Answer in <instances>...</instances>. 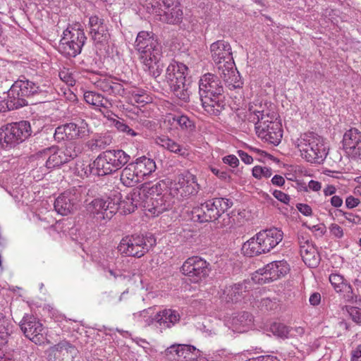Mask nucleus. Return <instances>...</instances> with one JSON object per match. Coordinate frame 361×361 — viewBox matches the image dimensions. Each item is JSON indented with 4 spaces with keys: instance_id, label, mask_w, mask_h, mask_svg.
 I'll return each instance as SVG.
<instances>
[{
    "instance_id": "obj_1",
    "label": "nucleus",
    "mask_w": 361,
    "mask_h": 361,
    "mask_svg": "<svg viewBox=\"0 0 361 361\" xmlns=\"http://www.w3.org/2000/svg\"><path fill=\"white\" fill-rule=\"evenodd\" d=\"M247 119L255 124L257 136L264 142L278 145L283 137L281 123L277 114L267 104L259 103L249 108Z\"/></svg>"
},
{
    "instance_id": "obj_2",
    "label": "nucleus",
    "mask_w": 361,
    "mask_h": 361,
    "mask_svg": "<svg viewBox=\"0 0 361 361\" xmlns=\"http://www.w3.org/2000/svg\"><path fill=\"white\" fill-rule=\"evenodd\" d=\"M135 49L146 71L154 78L159 76L163 70L160 60L162 56V47L153 34L141 31L135 42Z\"/></svg>"
},
{
    "instance_id": "obj_3",
    "label": "nucleus",
    "mask_w": 361,
    "mask_h": 361,
    "mask_svg": "<svg viewBox=\"0 0 361 361\" xmlns=\"http://www.w3.org/2000/svg\"><path fill=\"white\" fill-rule=\"evenodd\" d=\"M211 57L216 66L220 77L229 89L241 87L238 73L235 68L231 46L224 40H217L210 45Z\"/></svg>"
},
{
    "instance_id": "obj_4",
    "label": "nucleus",
    "mask_w": 361,
    "mask_h": 361,
    "mask_svg": "<svg viewBox=\"0 0 361 361\" xmlns=\"http://www.w3.org/2000/svg\"><path fill=\"white\" fill-rule=\"evenodd\" d=\"M224 87L219 77L212 73L203 75L199 80V94L204 110L218 116L224 109Z\"/></svg>"
},
{
    "instance_id": "obj_5",
    "label": "nucleus",
    "mask_w": 361,
    "mask_h": 361,
    "mask_svg": "<svg viewBox=\"0 0 361 361\" xmlns=\"http://www.w3.org/2000/svg\"><path fill=\"white\" fill-rule=\"evenodd\" d=\"M82 145L72 142L59 147L53 145L39 151L36 159L45 160L44 166L49 170L60 168L63 164L76 158L82 152Z\"/></svg>"
},
{
    "instance_id": "obj_6",
    "label": "nucleus",
    "mask_w": 361,
    "mask_h": 361,
    "mask_svg": "<svg viewBox=\"0 0 361 361\" xmlns=\"http://www.w3.org/2000/svg\"><path fill=\"white\" fill-rule=\"evenodd\" d=\"M295 145L301 157L307 162L321 164L325 159L327 152L324 139L314 133L300 135Z\"/></svg>"
},
{
    "instance_id": "obj_7",
    "label": "nucleus",
    "mask_w": 361,
    "mask_h": 361,
    "mask_svg": "<svg viewBox=\"0 0 361 361\" xmlns=\"http://www.w3.org/2000/svg\"><path fill=\"white\" fill-rule=\"evenodd\" d=\"M86 39L82 25L75 23L63 32L58 51L66 57H75L80 54Z\"/></svg>"
},
{
    "instance_id": "obj_8",
    "label": "nucleus",
    "mask_w": 361,
    "mask_h": 361,
    "mask_svg": "<svg viewBox=\"0 0 361 361\" xmlns=\"http://www.w3.org/2000/svg\"><path fill=\"white\" fill-rule=\"evenodd\" d=\"M233 206V202L226 198L209 200L192 208L191 219L195 222H211L218 219L222 214Z\"/></svg>"
},
{
    "instance_id": "obj_9",
    "label": "nucleus",
    "mask_w": 361,
    "mask_h": 361,
    "mask_svg": "<svg viewBox=\"0 0 361 361\" xmlns=\"http://www.w3.org/2000/svg\"><path fill=\"white\" fill-rule=\"evenodd\" d=\"M130 159V155L122 149L106 150L93 161L96 175L103 176L117 171Z\"/></svg>"
},
{
    "instance_id": "obj_10",
    "label": "nucleus",
    "mask_w": 361,
    "mask_h": 361,
    "mask_svg": "<svg viewBox=\"0 0 361 361\" xmlns=\"http://www.w3.org/2000/svg\"><path fill=\"white\" fill-rule=\"evenodd\" d=\"M188 67L177 61L171 62L166 71V80L174 95L186 102L189 100L190 91L186 84Z\"/></svg>"
},
{
    "instance_id": "obj_11",
    "label": "nucleus",
    "mask_w": 361,
    "mask_h": 361,
    "mask_svg": "<svg viewBox=\"0 0 361 361\" xmlns=\"http://www.w3.org/2000/svg\"><path fill=\"white\" fill-rule=\"evenodd\" d=\"M156 245V238L152 234H134L123 237L117 249L121 255L140 258Z\"/></svg>"
},
{
    "instance_id": "obj_12",
    "label": "nucleus",
    "mask_w": 361,
    "mask_h": 361,
    "mask_svg": "<svg viewBox=\"0 0 361 361\" xmlns=\"http://www.w3.org/2000/svg\"><path fill=\"white\" fill-rule=\"evenodd\" d=\"M45 90L37 83L29 80L25 76H20L15 81L8 90V95L14 100L11 101V108H20L28 104L26 98L35 96H44Z\"/></svg>"
},
{
    "instance_id": "obj_13",
    "label": "nucleus",
    "mask_w": 361,
    "mask_h": 361,
    "mask_svg": "<svg viewBox=\"0 0 361 361\" xmlns=\"http://www.w3.org/2000/svg\"><path fill=\"white\" fill-rule=\"evenodd\" d=\"M31 135L30 124L27 121L8 123L0 128V143L11 148L25 140Z\"/></svg>"
},
{
    "instance_id": "obj_14",
    "label": "nucleus",
    "mask_w": 361,
    "mask_h": 361,
    "mask_svg": "<svg viewBox=\"0 0 361 361\" xmlns=\"http://www.w3.org/2000/svg\"><path fill=\"white\" fill-rule=\"evenodd\" d=\"M181 271L192 283H197L209 276L211 267L209 263L203 258L192 256L184 262Z\"/></svg>"
},
{
    "instance_id": "obj_15",
    "label": "nucleus",
    "mask_w": 361,
    "mask_h": 361,
    "mask_svg": "<svg viewBox=\"0 0 361 361\" xmlns=\"http://www.w3.org/2000/svg\"><path fill=\"white\" fill-rule=\"evenodd\" d=\"M199 190L195 176L188 171L179 174L169 188V195L177 199L194 195Z\"/></svg>"
},
{
    "instance_id": "obj_16",
    "label": "nucleus",
    "mask_w": 361,
    "mask_h": 361,
    "mask_svg": "<svg viewBox=\"0 0 361 361\" xmlns=\"http://www.w3.org/2000/svg\"><path fill=\"white\" fill-rule=\"evenodd\" d=\"M134 318L140 322L149 325L154 321L161 329H169L177 324L180 319L179 313L174 310L164 309L156 314L153 319L149 316V310H144L133 314Z\"/></svg>"
},
{
    "instance_id": "obj_17",
    "label": "nucleus",
    "mask_w": 361,
    "mask_h": 361,
    "mask_svg": "<svg viewBox=\"0 0 361 361\" xmlns=\"http://www.w3.org/2000/svg\"><path fill=\"white\" fill-rule=\"evenodd\" d=\"M289 270L286 261H274L256 271L252 279L259 283H267L285 276Z\"/></svg>"
},
{
    "instance_id": "obj_18",
    "label": "nucleus",
    "mask_w": 361,
    "mask_h": 361,
    "mask_svg": "<svg viewBox=\"0 0 361 361\" xmlns=\"http://www.w3.org/2000/svg\"><path fill=\"white\" fill-rule=\"evenodd\" d=\"M118 202L113 201L111 197L107 200L94 199L87 206V211L96 221L102 224V221L111 219L118 211Z\"/></svg>"
},
{
    "instance_id": "obj_19",
    "label": "nucleus",
    "mask_w": 361,
    "mask_h": 361,
    "mask_svg": "<svg viewBox=\"0 0 361 361\" xmlns=\"http://www.w3.org/2000/svg\"><path fill=\"white\" fill-rule=\"evenodd\" d=\"M90 128L88 124L82 121L79 124L68 123L58 126L55 130L54 137L57 140H75L83 138L89 135Z\"/></svg>"
},
{
    "instance_id": "obj_20",
    "label": "nucleus",
    "mask_w": 361,
    "mask_h": 361,
    "mask_svg": "<svg viewBox=\"0 0 361 361\" xmlns=\"http://www.w3.org/2000/svg\"><path fill=\"white\" fill-rule=\"evenodd\" d=\"M345 154L354 160H361V132L355 128L346 130L342 140Z\"/></svg>"
},
{
    "instance_id": "obj_21",
    "label": "nucleus",
    "mask_w": 361,
    "mask_h": 361,
    "mask_svg": "<svg viewBox=\"0 0 361 361\" xmlns=\"http://www.w3.org/2000/svg\"><path fill=\"white\" fill-rule=\"evenodd\" d=\"M159 1L152 4L148 7V12L153 14L157 20L169 24H176L181 21L183 11L180 5H176L169 10H164Z\"/></svg>"
},
{
    "instance_id": "obj_22",
    "label": "nucleus",
    "mask_w": 361,
    "mask_h": 361,
    "mask_svg": "<svg viewBox=\"0 0 361 361\" xmlns=\"http://www.w3.org/2000/svg\"><path fill=\"white\" fill-rule=\"evenodd\" d=\"M20 326L25 336L35 344H40L42 342L43 325L35 317L25 315Z\"/></svg>"
},
{
    "instance_id": "obj_23",
    "label": "nucleus",
    "mask_w": 361,
    "mask_h": 361,
    "mask_svg": "<svg viewBox=\"0 0 361 361\" xmlns=\"http://www.w3.org/2000/svg\"><path fill=\"white\" fill-rule=\"evenodd\" d=\"M78 202V200L75 194L66 191L55 200L54 207L58 214L66 216L76 210Z\"/></svg>"
},
{
    "instance_id": "obj_24",
    "label": "nucleus",
    "mask_w": 361,
    "mask_h": 361,
    "mask_svg": "<svg viewBox=\"0 0 361 361\" xmlns=\"http://www.w3.org/2000/svg\"><path fill=\"white\" fill-rule=\"evenodd\" d=\"M257 234L265 253L274 248L282 240L283 235L282 231L276 228L263 230Z\"/></svg>"
},
{
    "instance_id": "obj_25",
    "label": "nucleus",
    "mask_w": 361,
    "mask_h": 361,
    "mask_svg": "<svg viewBox=\"0 0 361 361\" xmlns=\"http://www.w3.org/2000/svg\"><path fill=\"white\" fill-rule=\"evenodd\" d=\"M90 35L96 43H103L109 38L107 27L104 20L97 16H91L89 19Z\"/></svg>"
},
{
    "instance_id": "obj_26",
    "label": "nucleus",
    "mask_w": 361,
    "mask_h": 361,
    "mask_svg": "<svg viewBox=\"0 0 361 361\" xmlns=\"http://www.w3.org/2000/svg\"><path fill=\"white\" fill-rule=\"evenodd\" d=\"M119 195L120 194L114 195L113 201H118V209L119 208L122 209L124 212H133L135 209L143 202L142 197H141V191L137 190V188L133 189L123 201L120 200Z\"/></svg>"
},
{
    "instance_id": "obj_27",
    "label": "nucleus",
    "mask_w": 361,
    "mask_h": 361,
    "mask_svg": "<svg viewBox=\"0 0 361 361\" xmlns=\"http://www.w3.org/2000/svg\"><path fill=\"white\" fill-rule=\"evenodd\" d=\"M94 83L97 89L110 95H121L124 92L123 85L110 76L101 77Z\"/></svg>"
},
{
    "instance_id": "obj_28",
    "label": "nucleus",
    "mask_w": 361,
    "mask_h": 361,
    "mask_svg": "<svg viewBox=\"0 0 361 361\" xmlns=\"http://www.w3.org/2000/svg\"><path fill=\"white\" fill-rule=\"evenodd\" d=\"M250 288V283L247 281L226 286L223 292V299L226 302H237Z\"/></svg>"
},
{
    "instance_id": "obj_29",
    "label": "nucleus",
    "mask_w": 361,
    "mask_h": 361,
    "mask_svg": "<svg viewBox=\"0 0 361 361\" xmlns=\"http://www.w3.org/2000/svg\"><path fill=\"white\" fill-rule=\"evenodd\" d=\"M151 205H148L149 212L154 216H159L164 212L170 209L172 203L168 195H157L149 199Z\"/></svg>"
},
{
    "instance_id": "obj_30",
    "label": "nucleus",
    "mask_w": 361,
    "mask_h": 361,
    "mask_svg": "<svg viewBox=\"0 0 361 361\" xmlns=\"http://www.w3.org/2000/svg\"><path fill=\"white\" fill-rule=\"evenodd\" d=\"M269 331L275 336L282 339H286L295 336L294 332L302 335L304 334V329L302 327L291 328L282 323L274 322L269 326Z\"/></svg>"
},
{
    "instance_id": "obj_31",
    "label": "nucleus",
    "mask_w": 361,
    "mask_h": 361,
    "mask_svg": "<svg viewBox=\"0 0 361 361\" xmlns=\"http://www.w3.org/2000/svg\"><path fill=\"white\" fill-rule=\"evenodd\" d=\"M133 164L142 180L145 176H149L154 172L157 169L155 161L145 156L136 159Z\"/></svg>"
},
{
    "instance_id": "obj_32",
    "label": "nucleus",
    "mask_w": 361,
    "mask_h": 361,
    "mask_svg": "<svg viewBox=\"0 0 361 361\" xmlns=\"http://www.w3.org/2000/svg\"><path fill=\"white\" fill-rule=\"evenodd\" d=\"M84 99L87 104L94 106L95 109H98L100 111H102V109L107 110L111 107V103L109 100L96 92H85L84 93Z\"/></svg>"
},
{
    "instance_id": "obj_33",
    "label": "nucleus",
    "mask_w": 361,
    "mask_h": 361,
    "mask_svg": "<svg viewBox=\"0 0 361 361\" xmlns=\"http://www.w3.org/2000/svg\"><path fill=\"white\" fill-rule=\"evenodd\" d=\"M115 252L113 250H109L105 252L99 259V264L104 271L109 273L111 276L116 279L118 276H121L122 274L119 269H114L115 267Z\"/></svg>"
},
{
    "instance_id": "obj_34",
    "label": "nucleus",
    "mask_w": 361,
    "mask_h": 361,
    "mask_svg": "<svg viewBox=\"0 0 361 361\" xmlns=\"http://www.w3.org/2000/svg\"><path fill=\"white\" fill-rule=\"evenodd\" d=\"M155 142L171 152L178 154L182 157L188 155L187 149L185 147H182L168 136H159L155 139Z\"/></svg>"
},
{
    "instance_id": "obj_35",
    "label": "nucleus",
    "mask_w": 361,
    "mask_h": 361,
    "mask_svg": "<svg viewBox=\"0 0 361 361\" xmlns=\"http://www.w3.org/2000/svg\"><path fill=\"white\" fill-rule=\"evenodd\" d=\"M253 319L252 315L243 312L234 316L232 319V326L234 331L238 333L245 332L252 326Z\"/></svg>"
},
{
    "instance_id": "obj_36",
    "label": "nucleus",
    "mask_w": 361,
    "mask_h": 361,
    "mask_svg": "<svg viewBox=\"0 0 361 361\" xmlns=\"http://www.w3.org/2000/svg\"><path fill=\"white\" fill-rule=\"evenodd\" d=\"M136 171L133 162L128 164L122 170L120 178L121 183L127 187H133L141 182L142 180Z\"/></svg>"
},
{
    "instance_id": "obj_37",
    "label": "nucleus",
    "mask_w": 361,
    "mask_h": 361,
    "mask_svg": "<svg viewBox=\"0 0 361 361\" xmlns=\"http://www.w3.org/2000/svg\"><path fill=\"white\" fill-rule=\"evenodd\" d=\"M242 251L245 256L250 257L265 253L262 249L261 242L259 240L257 234L243 244Z\"/></svg>"
},
{
    "instance_id": "obj_38",
    "label": "nucleus",
    "mask_w": 361,
    "mask_h": 361,
    "mask_svg": "<svg viewBox=\"0 0 361 361\" xmlns=\"http://www.w3.org/2000/svg\"><path fill=\"white\" fill-rule=\"evenodd\" d=\"M113 138L109 133L97 135L87 142V147L92 150L104 149L112 143Z\"/></svg>"
},
{
    "instance_id": "obj_39",
    "label": "nucleus",
    "mask_w": 361,
    "mask_h": 361,
    "mask_svg": "<svg viewBox=\"0 0 361 361\" xmlns=\"http://www.w3.org/2000/svg\"><path fill=\"white\" fill-rule=\"evenodd\" d=\"M300 255L304 262L309 267H313L318 264L319 258L312 245H301Z\"/></svg>"
},
{
    "instance_id": "obj_40",
    "label": "nucleus",
    "mask_w": 361,
    "mask_h": 361,
    "mask_svg": "<svg viewBox=\"0 0 361 361\" xmlns=\"http://www.w3.org/2000/svg\"><path fill=\"white\" fill-rule=\"evenodd\" d=\"M169 121H173V123H176L180 126L181 130H187L189 132L193 131L195 126L192 121H191L187 116L185 115H171L169 116Z\"/></svg>"
},
{
    "instance_id": "obj_41",
    "label": "nucleus",
    "mask_w": 361,
    "mask_h": 361,
    "mask_svg": "<svg viewBox=\"0 0 361 361\" xmlns=\"http://www.w3.org/2000/svg\"><path fill=\"white\" fill-rule=\"evenodd\" d=\"M138 190L141 191V197H142L143 200V197L146 195L157 197V195H161V183L159 182L153 185H151L150 183H145L142 185L141 188Z\"/></svg>"
},
{
    "instance_id": "obj_42",
    "label": "nucleus",
    "mask_w": 361,
    "mask_h": 361,
    "mask_svg": "<svg viewBox=\"0 0 361 361\" xmlns=\"http://www.w3.org/2000/svg\"><path fill=\"white\" fill-rule=\"evenodd\" d=\"M75 171L78 176L81 177H87L90 174L97 176L93 162L90 164L87 161H78L75 166Z\"/></svg>"
},
{
    "instance_id": "obj_43",
    "label": "nucleus",
    "mask_w": 361,
    "mask_h": 361,
    "mask_svg": "<svg viewBox=\"0 0 361 361\" xmlns=\"http://www.w3.org/2000/svg\"><path fill=\"white\" fill-rule=\"evenodd\" d=\"M329 280L335 291L338 293H341L344 286L348 283L342 275L336 273L331 274L329 276Z\"/></svg>"
},
{
    "instance_id": "obj_44",
    "label": "nucleus",
    "mask_w": 361,
    "mask_h": 361,
    "mask_svg": "<svg viewBox=\"0 0 361 361\" xmlns=\"http://www.w3.org/2000/svg\"><path fill=\"white\" fill-rule=\"evenodd\" d=\"M131 99L136 103L145 104L152 102V97L147 94V91L142 89H135L132 90Z\"/></svg>"
},
{
    "instance_id": "obj_45",
    "label": "nucleus",
    "mask_w": 361,
    "mask_h": 361,
    "mask_svg": "<svg viewBox=\"0 0 361 361\" xmlns=\"http://www.w3.org/2000/svg\"><path fill=\"white\" fill-rule=\"evenodd\" d=\"M13 326L6 317L0 313V337L6 342L7 337L12 332Z\"/></svg>"
},
{
    "instance_id": "obj_46",
    "label": "nucleus",
    "mask_w": 361,
    "mask_h": 361,
    "mask_svg": "<svg viewBox=\"0 0 361 361\" xmlns=\"http://www.w3.org/2000/svg\"><path fill=\"white\" fill-rule=\"evenodd\" d=\"M342 293H343V299L346 302L357 303L358 301H360L359 296L355 293L352 286L349 283L344 286Z\"/></svg>"
},
{
    "instance_id": "obj_47",
    "label": "nucleus",
    "mask_w": 361,
    "mask_h": 361,
    "mask_svg": "<svg viewBox=\"0 0 361 361\" xmlns=\"http://www.w3.org/2000/svg\"><path fill=\"white\" fill-rule=\"evenodd\" d=\"M51 353L56 351L61 352L66 350L67 353H73L75 350V347L67 341H62L49 348Z\"/></svg>"
},
{
    "instance_id": "obj_48",
    "label": "nucleus",
    "mask_w": 361,
    "mask_h": 361,
    "mask_svg": "<svg viewBox=\"0 0 361 361\" xmlns=\"http://www.w3.org/2000/svg\"><path fill=\"white\" fill-rule=\"evenodd\" d=\"M272 175V171L267 166H256L252 169V176L257 178H269Z\"/></svg>"
},
{
    "instance_id": "obj_49",
    "label": "nucleus",
    "mask_w": 361,
    "mask_h": 361,
    "mask_svg": "<svg viewBox=\"0 0 361 361\" xmlns=\"http://www.w3.org/2000/svg\"><path fill=\"white\" fill-rule=\"evenodd\" d=\"M338 213L342 215L345 219L353 226H361V216L353 212H346L338 209Z\"/></svg>"
},
{
    "instance_id": "obj_50",
    "label": "nucleus",
    "mask_w": 361,
    "mask_h": 361,
    "mask_svg": "<svg viewBox=\"0 0 361 361\" xmlns=\"http://www.w3.org/2000/svg\"><path fill=\"white\" fill-rule=\"evenodd\" d=\"M114 126L118 131L125 133L127 135L134 137L137 135V133L124 123L123 121H115Z\"/></svg>"
},
{
    "instance_id": "obj_51",
    "label": "nucleus",
    "mask_w": 361,
    "mask_h": 361,
    "mask_svg": "<svg viewBox=\"0 0 361 361\" xmlns=\"http://www.w3.org/2000/svg\"><path fill=\"white\" fill-rule=\"evenodd\" d=\"M348 312L352 320L356 324H361V309L357 307H350Z\"/></svg>"
},
{
    "instance_id": "obj_52",
    "label": "nucleus",
    "mask_w": 361,
    "mask_h": 361,
    "mask_svg": "<svg viewBox=\"0 0 361 361\" xmlns=\"http://www.w3.org/2000/svg\"><path fill=\"white\" fill-rule=\"evenodd\" d=\"M272 195L279 201L286 204H288L290 200V196L281 190H275Z\"/></svg>"
},
{
    "instance_id": "obj_53",
    "label": "nucleus",
    "mask_w": 361,
    "mask_h": 361,
    "mask_svg": "<svg viewBox=\"0 0 361 361\" xmlns=\"http://www.w3.org/2000/svg\"><path fill=\"white\" fill-rule=\"evenodd\" d=\"M222 161L225 164H228L231 167L235 168L239 164V160L236 156L230 154L222 158Z\"/></svg>"
},
{
    "instance_id": "obj_54",
    "label": "nucleus",
    "mask_w": 361,
    "mask_h": 361,
    "mask_svg": "<svg viewBox=\"0 0 361 361\" xmlns=\"http://www.w3.org/2000/svg\"><path fill=\"white\" fill-rule=\"evenodd\" d=\"M59 77L67 85L73 86L75 84V80L71 73L66 71H63L59 73Z\"/></svg>"
},
{
    "instance_id": "obj_55",
    "label": "nucleus",
    "mask_w": 361,
    "mask_h": 361,
    "mask_svg": "<svg viewBox=\"0 0 361 361\" xmlns=\"http://www.w3.org/2000/svg\"><path fill=\"white\" fill-rule=\"evenodd\" d=\"M330 233L337 238H341L343 236V228L336 224H331L329 226Z\"/></svg>"
},
{
    "instance_id": "obj_56",
    "label": "nucleus",
    "mask_w": 361,
    "mask_h": 361,
    "mask_svg": "<svg viewBox=\"0 0 361 361\" xmlns=\"http://www.w3.org/2000/svg\"><path fill=\"white\" fill-rule=\"evenodd\" d=\"M12 101L13 102L14 100L13 98L11 97L10 95L8 94V99L6 101L2 100L0 101V112H4L7 110H14L17 109L18 108H11V106L10 105V102Z\"/></svg>"
},
{
    "instance_id": "obj_57",
    "label": "nucleus",
    "mask_w": 361,
    "mask_h": 361,
    "mask_svg": "<svg viewBox=\"0 0 361 361\" xmlns=\"http://www.w3.org/2000/svg\"><path fill=\"white\" fill-rule=\"evenodd\" d=\"M159 1L161 6L159 7L163 8L164 10H169L173 6H176V5H180L179 3L176 0H159L155 2Z\"/></svg>"
},
{
    "instance_id": "obj_58",
    "label": "nucleus",
    "mask_w": 361,
    "mask_h": 361,
    "mask_svg": "<svg viewBox=\"0 0 361 361\" xmlns=\"http://www.w3.org/2000/svg\"><path fill=\"white\" fill-rule=\"evenodd\" d=\"M298 210L302 213L303 215L309 216L312 214V209L310 206L307 204H298L296 205Z\"/></svg>"
},
{
    "instance_id": "obj_59",
    "label": "nucleus",
    "mask_w": 361,
    "mask_h": 361,
    "mask_svg": "<svg viewBox=\"0 0 361 361\" xmlns=\"http://www.w3.org/2000/svg\"><path fill=\"white\" fill-rule=\"evenodd\" d=\"M360 200L352 195L348 196L345 200V205L348 209L356 207L360 204Z\"/></svg>"
},
{
    "instance_id": "obj_60",
    "label": "nucleus",
    "mask_w": 361,
    "mask_h": 361,
    "mask_svg": "<svg viewBox=\"0 0 361 361\" xmlns=\"http://www.w3.org/2000/svg\"><path fill=\"white\" fill-rule=\"evenodd\" d=\"M238 154L241 159V160L246 164H250L253 161V159L251 156H250L247 152L243 150H238Z\"/></svg>"
},
{
    "instance_id": "obj_61",
    "label": "nucleus",
    "mask_w": 361,
    "mask_h": 361,
    "mask_svg": "<svg viewBox=\"0 0 361 361\" xmlns=\"http://www.w3.org/2000/svg\"><path fill=\"white\" fill-rule=\"evenodd\" d=\"M330 202L332 207L338 208L342 206L343 201L340 196L333 195L330 199Z\"/></svg>"
},
{
    "instance_id": "obj_62",
    "label": "nucleus",
    "mask_w": 361,
    "mask_h": 361,
    "mask_svg": "<svg viewBox=\"0 0 361 361\" xmlns=\"http://www.w3.org/2000/svg\"><path fill=\"white\" fill-rule=\"evenodd\" d=\"M309 302L313 306L318 305L321 302V295L319 293H312L309 298Z\"/></svg>"
},
{
    "instance_id": "obj_63",
    "label": "nucleus",
    "mask_w": 361,
    "mask_h": 361,
    "mask_svg": "<svg viewBox=\"0 0 361 361\" xmlns=\"http://www.w3.org/2000/svg\"><path fill=\"white\" fill-rule=\"evenodd\" d=\"M361 357V344L351 351V361H357Z\"/></svg>"
},
{
    "instance_id": "obj_64",
    "label": "nucleus",
    "mask_w": 361,
    "mask_h": 361,
    "mask_svg": "<svg viewBox=\"0 0 361 361\" xmlns=\"http://www.w3.org/2000/svg\"><path fill=\"white\" fill-rule=\"evenodd\" d=\"M254 361H278V359L272 355H262L253 357Z\"/></svg>"
}]
</instances>
